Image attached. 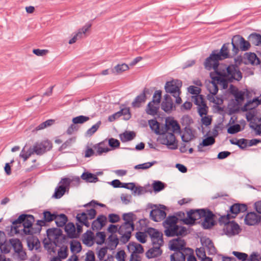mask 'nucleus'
<instances>
[{
    "label": "nucleus",
    "mask_w": 261,
    "mask_h": 261,
    "mask_svg": "<svg viewBox=\"0 0 261 261\" xmlns=\"http://www.w3.org/2000/svg\"><path fill=\"white\" fill-rule=\"evenodd\" d=\"M178 218L175 216L169 217L165 222V234L168 237L185 236L187 234V229L177 225Z\"/></svg>",
    "instance_id": "1"
},
{
    "label": "nucleus",
    "mask_w": 261,
    "mask_h": 261,
    "mask_svg": "<svg viewBox=\"0 0 261 261\" xmlns=\"http://www.w3.org/2000/svg\"><path fill=\"white\" fill-rule=\"evenodd\" d=\"M34 218L30 215L22 214L13 222L17 233L30 234L32 233Z\"/></svg>",
    "instance_id": "2"
},
{
    "label": "nucleus",
    "mask_w": 261,
    "mask_h": 261,
    "mask_svg": "<svg viewBox=\"0 0 261 261\" xmlns=\"http://www.w3.org/2000/svg\"><path fill=\"white\" fill-rule=\"evenodd\" d=\"M230 215L227 214L221 216L219 219V223L223 225V230L228 236H232L239 234L241 229L239 225L234 221H230Z\"/></svg>",
    "instance_id": "3"
},
{
    "label": "nucleus",
    "mask_w": 261,
    "mask_h": 261,
    "mask_svg": "<svg viewBox=\"0 0 261 261\" xmlns=\"http://www.w3.org/2000/svg\"><path fill=\"white\" fill-rule=\"evenodd\" d=\"M212 81L208 86V89L210 92L215 95L218 91V84H222L225 87L227 84L224 75L215 71L211 73Z\"/></svg>",
    "instance_id": "4"
},
{
    "label": "nucleus",
    "mask_w": 261,
    "mask_h": 261,
    "mask_svg": "<svg viewBox=\"0 0 261 261\" xmlns=\"http://www.w3.org/2000/svg\"><path fill=\"white\" fill-rule=\"evenodd\" d=\"M259 105L258 98H254L252 101H248L242 108L243 112H248L246 118L248 121L252 120L256 114V108Z\"/></svg>",
    "instance_id": "5"
},
{
    "label": "nucleus",
    "mask_w": 261,
    "mask_h": 261,
    "mask_svg": "<svg viewBox=\"0 0 261 261\" xmlns=\"http://www.w3.org/2000/svg\"><path fill=\"white\" fill-rule=\"evenodd\" d=\"M202 214H204V210H191L187 213V217L183 219L182 221L186 224H194L196 220L202 218Z\"/></svg>",
    "instance_id": "6"
},
{
    "label": "nucleus",
    "mask_w": 261,
    "mask_h": 261,
    "mask_svg": "<svg viewBox=\"0 0 261 261\" xmlns=\"http://www.w3.org/2000/svg\"><path fill=\"white\" fill-rule=\"evenodd\" d=\"M165 132H169L174 134L180 133V126L177 120L174 118L168 117L165 119Z\"/></svg>",
    "instance_id": "7"
},
{
    "label": "nucleus",
    "mask_w": 261,
    "mask_h": 261,
    "mask_svg": "<svg viewBox=\"0 0 261 261\" xmlns=\"http://www.w3.org/2000/svg\"><path fill=\"white\" fill-rule=\"evenodd\" d=\"M146 232L151 238L154 246H161L163 245L164 241L162 232L153 228H148Z\"/></svg>",
    "instance_id": "8"
},
{
    "label": "nucleus",
    "mask_w": 261,
    "mask_h": 261,
    "mask_svg": "<svg viewBox=\"0 0 261 261\" xmlns=\"http://www.w3.org/2000/svg\"><path fill=\"white\" fill-rule=\"evenodd\" d=\"M181 82L177 80H173L167 82L165 85L166 91L173 94V96H176V94H180V88L181 87Z\"/></svg>",
    "instance_id": "9"
},
{
    "label": "nucleus",
    "mask_w": 261,
    "mask_h": 261,
    "mask_svg": "<svg viewBox=\"0 0 261 261\" xmlns=\"http://www.w3.org/2000/svg\"><path fill=\"white\" fill-rule=\"evenodd\" d=\"M225 80L227 78L229 80H235L240 81L242 77V73L240 71L237 65H229L227 68V74L224 75Z\"/></svg>",
    "instance_id": "10"
},
{
    "label": "nucleus",
    "mask_w": 261,
    "mask_h": 261,
    "mask_svg": "<svg viewBox=\"0 0 261 261\" xmlns=\"http://www.w3.org/2000/svg\"><path fill=\"white\" fill-rule=\"evenodd\" d=\"M53 146L50 141L48 140H44L40 143H36L33 148V152L37 154H41L46 151L51 149Z\"/></svg>",
    "instance_id": "11"
},
{
    "label": "nucleus",
    "mask_w": 261,
    "mask_h": 261,
    "mask_svg": "<svg viewBox=\"0 0 261 261\" xmlns=\"http://www.w3.org/2000/svg\"><path fill=\"white\" fill-rule=\"evenodd\" d=\"M107 139L103 140L93 145L95 150V155L100 156L111 151V149L107 144Z\"/></svg>",
    "instance_id": "12"
},
{
    "label": "nucleus",
    "mask_w": 261,
    "mask_h": 261,
    "mask_svg": "<svg viewBox=\"0 0 261 261\" xmlns=\"http://www.w3.org/2000/svg\"><path fill=\"white\" fill-rule=\"evenodd\" d=\"M232 44L234 47H238L243 51L247 50L250 47V43L239 36L234 37Z\"/></svg>",
    "instance_id": "13"
},
{
    "label": "nucleus",
    "mask_w": 261,
    "mask_h": 261,
    "mask_svg": "<svg viewBox=\"0 0 261 261\" xmlns=\"http://www.w3.org/2000/svg\"><path fill=\"white\" fill-rule=\"evenodd\" d=\"M186 243L180 238L174 239L169 242V248L171 250L180 251L185 248Z\"/></svg>",
    "instance_id": "14"
},
{
    "label": "nucleus",
    "mask_w": 261,
    "mask_h": 261,
    "mask_svg": "<svg viewBox=\"0 0 261 261\" xmlns=\"http://www.w3.org/2000/svg\"><path fill=\"white\" fill-rule=\"evenodd\" d=\"M150 216L154 221L160 222L165 219L166 213L164 210L154 206V208L151 211Z\"/></svg>",
    "instance_id": "15"
},
{
    "label": "nucleus",
    "mask_w": 261,
    "mask_h": 261,
    "mask_svg": "<svg viewBox=\"0 0 261 261\" xmlns=\"http://www.w3.org/2000/svg\"><path fill=\"white\" fill-rule=\"evenodd\" d=\"M214 217L215 215L211 212L204 211L202 217L204 218L202 225L204 228H210L214 225Z\"/></svg>",
    "instance_id": "16"
},
{
    "label": "nucleus",
    "mask_w": 261,
    "mask_h": 261,
    "mask_svg": "<svg viewBox=\"0 0 261 261\" xmlns=\"http://www.w3.org/2000/svg\"><path fill=\"white\" fill-rule=\"evenodd\" d=\"M47 235L50 242L56 243L62 235V231L59 228H50L47 230Z\"/></svg>",
    "instance_id": "17"
},
{
    "label": "nucleus",
    "mask_w": 261,
    "mask_h": 261,
    "mask_svg": "<svg viewBox=\"0 0 261 261\" xmlns=\"http://www.w3.org/2000/svg\"><path fill=\"white\" fill-rule=\"evenodd\" d=\"M10 244L14 248L15 251L18 253H20L22 255L23 259L26 255V254L22 250V245L20 241L17 239H13L10 240Z\"/></svg>",
    "instance_id": "18"
},
{
    "label": "nucleus",
    "mask_w": 261,
    "mask_h": 261,
    "mask_svg": "<svg viewBox=\"0 0 261 261\" xmlns=\"http://www.w3.org/2000/svg\"><path fill=\"white\" fill-rule=\"evenodd\" d=\"M127 249L132 254H141L144 252L143 246L136 242H130L127 245Z\"/></svg>",
    "instance_id": "19"
},
{
    "label": "nucleus",
    "mask_w": 261,
    "mask_h": 261,
    "mask_svg": "<svg viewBox=\"0 0 261 261\" xmlns=\"http://www.w3.org/2000/svg\"><path fill=\"white\" fill-rule=\"evenodd\" d=\"M215 54H212L206 60L205 66L206 68H213L216 70L219 65V61L220 60L219 58L214 57Z\"/></svg>",
    "instance_id": "20"
},
{
    "label": "nucleus",
    "mask_w": 261,
    "mask_h": 261,
    "mask_svg": "<svg viewBox=\"0 0 261 261\" xmlns=\"http://www.w3.org/2000/svg\"><path fill=\"white\" fill-rule=\"evenodd\" d=\"M162 109L166 112H170L173 109V102L169 95H165L162 103Z\"/></svg>",
    "instance_id": "21"
},
{
    "label": "nucleus",
    "mask_w": 261,
    "mask_h": 261,
    "mask_svg": "<svg viewBox=\"0 0 261 261\" xmlns=\"http://www.w3.org/2000/svg\"><path fill=\"white\" fill-rule=\"evenodd\" d=\"M231 93L235 98L236 101L240 104L242 103L245 99V92L239 91L235 87L230 88Z\"/></svg>",
    "instance_id": "22"
},
{
    "label": "nucleus",
    "mask_w": 261,
    "mask_h": 261,
    "mask_svg": "<svg viewBox=\"0 0 261 261\" xmlns=\"http://www.w3.org/2000/svg\"><path fill=\"white\" fill-rule=\"evenodd\" d=\"M259 217L254 212H250L245 217L246 223L249 225H253L259 221Z\"/></svg>",
    "instance_id": "23"
},
{
    "label": "nucleus",
    "mask_w": 261,
    "mask_h": 261,
    "mask_svg": "<svg viewBox=\"0 0 261 261\" xmlns=\"http://www.w3.org/2000/svg\"><path fill=\"white\" fill-rule=\"evenodd\" d=\"M247 210V206L244 204L235 203L231 206L230 212L234 215L232 218H235L236 216L241 212H245Z\"/></svg>",
    "instance_id": "24"
},
{
    "label": "nucleus",
    "mask_w": 261,
    "mask_h": 261,
    "mask_svg": "<svg viewBox=\"0 0 261 261\" xmlns=\"http://www.w3.org/2000/svg\"><path fill=\"white\" fill-rule=\"evenodd\" d=\"M161 246L155 245L153 248L149 249L146 253V257L148 258L156 257L161 255L162 251Z\"/></svg>",
    "instance_id": "25"
},
{
    "label": "nucleus",
    "mask_w": 261,
    "mask_h": 261,
    "mask_svg": "<svg viewBox=\"0 0 261 261\" xmlns=\"http://www.w3.org/2000/svg\"><path fill=\"white\" fill-rule=\"evenodd\" d=\"M195 132L190 127H185L182 135L184 141L188 142L193 140L195 137Z\"/></svg>",
    "instance_id": "26"
},
{
    "label": "nucleus",
    "mask_w": 261,
    "mask_h": 261,
    "mask_svg": "<svg viewBox=\"0 0 261 261\" xmlns=\"http://www.w3.org/2000/svg\"><path fill=\"white\" fill-rule=\"evenodd\" d=\"M162 138L163 143L168 146L174 145L176 141V138L174 133L167 132Z\"/></svg>",
    "instance_id": "27"
},
{
    "label": "nucleus",
    "mask_w": 261,
    "mask_h": 261,
    "mask_svg": "<svg viewBox=\"0 0 261 261\" xmlns=\"http://www.w3.org/2000/svg\"><path fill=\"white\" fill-rule=\"evenodd\" d=\"M65 231L68 237L74 238L77 237L76 228L72 223H68L65 226Z\"/></svg>",
    "instance_id": "28"
},
{
    "label": "nucleus",
    "mask_w": 261,
    "mask_h": 261,
    "mask_svg": "<svg viewBox=\"0 0 261 261\" xmlns=\"http://www.w3.org/2000/svg\"><path fill=\"white\" fill-rule=\"evenodd\" d=\"M107 221V218L106 216L103 215L99 216L93 222L92 227H96L97 229H100L106 225Z\"/></svg>",
    "instance_id": "29"
},
{
    "label": "nucleus",
    "mask_w": 261,
    "mask_h": 261,
    "mask_svg": "<svg viewBox=\"0 0 261 261\" xmlns=\"http://www.w3.org/2000/svg\"><path fill=\"white\" fill-rule=\"evenodd\" d=\"M123 219L125 222L123 224L129 226V230L134 229V215L131 213L125 214L123 216Z\"/></svg>",
    "instance_id": "30"
},
{
    "label": "nucleus",
    "mask_w": 261,
    "mask_h": 261,
    "mask_svg": "<svg viewBox=\"0 0 261 261\" xmlns=\"http://www.w3.org/2000/svg\"><path fill=\"white\" fill-rule=\"evenodd\" d=\"M149 125L153 130L157 134H164L165 130L160 128V124L156 120H150L148 121Z\"/></svg>",
    "instance_id": "31"
},
{
    "label": "nucleus",
    "mask_w": 261,
    "mask_h": 261,
    "mask_svg": "<svg viewBox=\"0 0 261 261\" xmlns=\"http://www.w3.org/2000/svg\"><path fill=\"white\" fill-rule=\"evenodd\" d=\"M129 226L125 224H123L119 226V234L122 238H125L128 239L130 238L132 231L134 230H129Z\"/></svg>",
    "instance_id": "32"
},
{
    "label": "nucleus",
    "mask_w": 261,
    "mask_h": 261,
    "mask_svg": "<svg viewBox=\"0 0 261 261\" xmlns=\"http://www.w3.org/2000/svg\"><path fill=\"white\" fill-rule=\"evenodd\" d=\"M136 136V133L132 131H125L119 135L121 141L123 142L129 141Z\"/></svg>",
    "instance_id": "33"
},
{
    "label": "nucleus",
    "mask_w": 261,
    "mask_h": 261,
    "mask_svg": "<svg viewBox=\"0 0 261 261\" xmlns=\"http://www.w3.org/2000/svg\"><path fill=\"white\" fill-rule=\"evenodd\" d=\"M203 248L207 249L210 252L215 251V247L213 243L209 238H202L201 240Z\"/></svg>",
    "instance_id": "34"
},
{
    "label": "nucleus",
    "mask_w": 261,
    "mask_h": 261,
    "mask_svg": "<svg viewBox=\"0 0 261 261\" xmlns=\"http://www.w3.org/2000/svg\"><path fill=\"white\" fill-rule=\"evenodd\" d=\"M67 187L64 185L58 186L55 190L53 197L58 199L62 197L66 192Z\"/></svg>",
    "instance_id": "35"
},
{
    "label": "nucleus",
    "mask_w": 261,
    "mask_h": 261,
    "mask_svg": "<svg viewBox=\"0 0 261 261\" xmlns=\"http://www.w3.org/2000/svg\"><path fill=\"white\" fill-rule=\"evenodd\" d=\"M81 177L83 180L87 182H95L98 180L96 175L88 172L83 173Z\"/></svg>",
    "instance_id": "36"
},
{
    "label": "nucleus",
    "mask_w": 261,
    "mask_h": 261,
    "mask_svg": "<svg viewBox=\"0 0 261 261\" xmlns=\"http://www.w3.org/2000/svg\"><path fill=\"white\" fill-rule=\"evenodd\" d=\"M214 57L219 58L220 60L228 58L229 50L228 47L225 45H223L221 48L220 53L219 54H215Z\"/></svg>",
    "instance_id": "37"
},
{
    "label": "nucleus",
    "mask_w": 261,
    "mask_h": 261,
    "mask_svg": "<svg viewBox=\"0 0 261 261\" xmlns=\"http://www.w3.org/2000/svg\"><path fill=\"white\" fill-rule=\"evenodd\" d=\"M245 58L247 60L248 62L251 64H258L259 63V59L254 53H246L245 54Z\"/></svg>",
    "instance_id": "38"
},
{
    "label": "nucleus",
    "mask_w": 261,
    "mask_h": 261,
    "mask_svg": "<svg viewBox=\"0 0 261 261\" xmlns=\"http://www.w3.org/2000/svg\"><path fill=\"white\" fill-rule=\"evenodd\" d=\"M109 144V147L111 149V151L119 148L120 146V141L115 138H111L107 140Z\"/></svg>",
    "instance_id": "39"
},
{
    "label": "nucleus",
    "mask_w": 261,
    "mask_h": 261,
    "mask_svg": "<svg viewBox=\"0 0 261 261\" xmlns=\"http://www.w3.org/2000/svg\"><path fill=\"white\" fill-rule=\"evenodd\" d=\"M159 106L158 105H155V103L150 102L148 105V107L146 110L147 113L151 115L156 114L159 109Z\"/></svg>",
    "instance_id": "40"
},
{
    "label": "nucleus",
    "mask_w": 261,
    "mask_h": 261,
    "mask_svg": "<svg viewBox=\"0 0 261 261\" xmlns=\"http://www.w3.org/2000/svg\"><path fill=\"white\" fill-rule=\"evenodd\" d=\"M101 124V121H98L96 124L92 125L90 128H89L86 133V136L88 137H91L93 136L99 128L100 125Z\"/></svg>",
    "instance_id": "41"
},
{
    "label": "nucleus",
    "mask_w": 261,
    "mask_h": 261,
    "mask_svg": "<svg viewBox=\"0 0 261 261\" xmlns=\"http://www.w3.org/2000/svg\"><path fill=\"white\" fill-rule=\"evenodd\" d=\"M82 246L80 242L72 240L70 242V249L72 252L78 253L81 251Z\"/></svg>",
    "instance_id": "42"
},
{
    "label": "nucleus",
    "mask_w": 261,
    "mask_h": 261,
    "mask_svg": "<svg viewBox=\"0 0 261 261\" xmlns=\"http://www.w3.org/2000/svg\"><path fill=\"white\" fill-rule=\"evenodd\" d=\"M83 153L85 158H88L95 155V150L93 146L92 147L90 145H87L84 150Z\"/></svg>",
    "instance_id": "43"
},
{
    "label": "nucleus",
    "mask_w": 261,
    "mask_h": 261,
    "mask_svg": "<svg viewBox=\"0 0 261 261\" xmlns=\"http://www.w3.org/2000/svg\"><path fill=\"white\" fill-rule=\"evenodd\" d=\"M171 261H185L186 258L185 255L181 252H176L174 253L170 257Z\"/></svg>",
    "instance_id": "44"
},
{
    "label": "nucleus",
    "mask_w": 261,
    "mask_h": 261,
    "mask_svg": "<svg viewBox=\"0 0 261 261\" xmlns=\"http://www.w3.org/2000/svg\"><path fill=\"white\" fill-rule=\"evenodd\" d=\"M93 239V233L91 231H88L83 236V242L87 245L92 244Z\"/></svg>",
    "instance_id": "45"
},
{
    "label": "nucleus",
    "mask_w": 261,
    "mask_h": 261,
    "mask_svg": "<svg viewBox=\"0 0 261 261\" xmlns=\"http://www.w3.org/2000/svg\"><path fill=\"white\" fill-rule=\"evenodd\" d=\"M77 220L87 226H89L88 217L87 214L85 213L79 214L76 217Z\"/></svg>",
    "instance_id": "46"
},
{
    "label": "nucleus",
    "mask_w": 261,
    "mask_h": 261,
    "mask_svg": "<svg viewBox=\"0 0 261 261\" xmlns=\"http://www.w3.org/2000/svg\"><path fill=\"white\" fill-rule=\"evenodd\" d=\"M152 187L155 192H159L165 187L164 183L160 181H154L152 184Z\"/></svg>",
    "instance_id": "47"
},
{
    "label": "nucleus",
    "mask_w": 261,
    "mask_h": 261,
    "mask_svg": "<svg viewBox=\"0 0 261 261\" xmlns=\"http://www.w3.org/2000/svg\"><path fill=\"white\" fill-rule=\"evenodd\" d=\"M55 122L53 119L47 120L46 121L42 123L39 125L35 128V130L38 131L45 128L47 127L53 125Z\"/></svg>",
    "instance_id": "48"
},
{
    "label": "nucleus",
    "mask_w": 261,
    "mask_h": 261,
    "mask_svg": "<svg viewBox=\"0 0 261 261\" xmlns=\"http://www.w3.org/2000/svg\"><path fill=\"white\" fill-rule=\"evenodd\" d=\"M56 223L59 226H64L67 221V218L64 214H61L59 216H56Z\"/></svg>",
    "instance_id": "49"
},
{
    "label": "nucleus",
    "mask_w": 261,
    "mask_h": 261,
    "mask_svg": "<svg viewBox=\"0 0 261 261\" xmlns=\"http://www.w3.org/2000/svg\"><path fill=\"white\" fill-rule=\"evenodd\" d=\"M89 120V117L85 116H79L72 119L74 124L83 123Z\"/></svg>",
    "instance_id": "50"
},
{
    "label": "nucleus",
    "mask_w": 261,
    "mask_h": 261,
    "mask_svg": "<svg viewBox=\"0 0 261 261\" xmlns=\"http://www.w3.org/2000/svg\"><path fill=\"white\" fill-rule=\"evenodd\" d=\"M106 239V235L103 232H99L96 233L95 237V242L98 244H102Z\"/></svg>",
    "instance_id": "51"
},
{
    "label": "nucleus",
    "mask_w": 261,
    "mask_h": 261,
    "mask_svg": "<svg viewBox=\"0 0 261 261\" xmlns=\"http://www.w3.org/2000/svg\"><path fill=\"white\" fill-rule=\"evenodd\" d=\"M147 232H138L136 234L137 239L141 243H145L146 242L147 236Z\"/></svg>",
    "instance_id": "52"
},
{
    "label": "nucleus",
    "mask_w": 261,
    "mask_h": 261,
    "mask_svg": "<svg viewBox=\"0 0 261 261\" xmlns=\"http://www.w3.org/2000/svg\"><path fill=\"white\" fill-rule=\"evenodd\" d=\"M162 97V91L160 90L156 91L153 95V99L151 102L159 105Z\"/></svg>",
    "instance_id": "53"
},
{
    "label": "nucleus",
    "mask_w": 261,
    "mask_h": 261,
    "mask_svg": "<svg viewBox=\"0 0 261 261\" xmlns=\"http://www.w3.org/2000/svg\"><path fill=\"white\" fill-rule=\"evenodd\" d=\"M201 121L202 125L206 126H209L212 123V117L211 116L208 115L203 116L201 117Z\"/></svg>",
    "instance_id": "54"
},
{
    "label": "nucleus",
    "mask_w": 261,
    "mask_h": 261,
    "mask_svg": "<svg viewBox=\"0 0 261 261\" xmlns=\"http://www.w3.org/2000/svg\"><path fill=\"white\" fill-rule=\"evenodd\" d=\"M44 219L46 222H50L55 220L56 215L51 214L50 212L45 211L43 213Z\"/></svg>",
    "instance_id": "55"
},
{
    "label": "nucleus",
    "mask_w": 261,
    "mask_h": 261,
    "mask_svg": "<svg viewBox=\"0 0 261 261\" xmlns=\"http://www.w3.org/2000/svg\"><path fill=\"white\" fill-rule=\"evenodd\" d=\"M215 142V138L212 137H208L206 138L205 139L203 140L201 145L203 146H207L209 145H212L214 144Z\"/></svg>",
    "instance_id": "56"
},
{
    "label": "nucleus",
    "mask_w": 261,
    "mask_h": 261,
    "mask_svg": "<svg viewBox=\"0 0 261 261\" xmlns=\"http://www.w3.org/2000/svg\"><path fill=\"white\" fill-rule=\"evenodd\" d=\"M188 92L193 95H198L201 92V89L199 87L190 86L188 88Z\"/></svg>",
    "instance_id": "57"
},
{
    "label": "nucleus",
    "mask_w": 261,
    "mask_h": 261,
    "mask_svg": "<svg viewBox=\"0 0 261 261\" xmlns=\"http://www.w3.org/2000/svg\"><path fill=\"white\" fill-rule=\"evenodd\" d=\"M59 257L61 259H65L68 256V249L67 247H61L58 251Z\"/></svg>",
    "instance_id": "58"
},
{
    "label": "nucleus",
    "mask_w": 261,
    "mask_h": 261,
    "mask_svg": "<svg viewBox=\"0 0 261 261\" xmlns=\"http://www.w3.org/2000/svg\"><path fill=\"white\" fill-rule=\"evenodd\" d=\"M198 111L201 117L206 115L208 112V107L206 105H203L198 107Z\"/></svg>",
    "instance_id": "59"
},
{
    "label": "nucleus",
    "mask_w": 261,
    "mask_h": 261,
    "mask_svg": "<svg viewBox=\"0 0 261 261\" xmlns=\"http://www.w3.org/2000/svg\"><path fill=\"white\" fill-rule=\"evenodd\" d=\"M233 254L236 256L239 260L245 261L248 257V255L245 253L233 251Z\"/></svg>",
    "instance_id": "60"
},
{
    "label": "nucleus",
    "mask_w": 261,
    "mask_h": 261,
    "mask_svg": "<svg viewBox=\"0 0 261 261\" xmlns=\"http://www.w3.org/2000/svg\"><path fill=\"white\" fill-rule=\"evenodd\" d=\"M195 103L198 107L206 105L204 99L202 95H198L195 96Z\"/></svg>",
    "instance_id": "61"
},
{
    "label": "nucleus",
    "mask_w": 261,
    "mask_h": 261,
    "mask_svg": "<svg viewBox=\"0 0 261 261\" xmlns=\"http://www.w3.org/2000/svg\"><path fill=\"white\" fill-rule=\"evenodd\" d=\"M196 253L197 257L201 259L204 257H206L205 249L203 247L197 249L196 250Z\"/></svg>",
    "instance_id": "62"
},
{
    "label": "nucleus",
    "mask_w": 261,
    "mask_h": 261,
    "mask_svg": "<svg viewBox=\"0 0 261 261\" xmlns=\"http://www.w3.org/2000/svg\"><path fill=\"white\" fill-rule=\"evenodd\" d=\"M126 257V255L124 250L118 251L116 255V258L118 261H125Z\"/></svg>",
    "instance_id": "63"
},
{
    "label": "nucleus",
    "mask_w": 261,
    "mask_h": 261,
    "mask_svg": "<svg viewBox=\"0 0 261 261\" xmlns=\"http://www.w3.org/2000/svg\"><path fill=\"white\" fill-rule=\"evenodd\" d=\"M108 218L109 222L112 223L118 222L120 220L119 216L115 214H110Z\"/></svg>",
    "instance_id": "64"
}]
</instances>
